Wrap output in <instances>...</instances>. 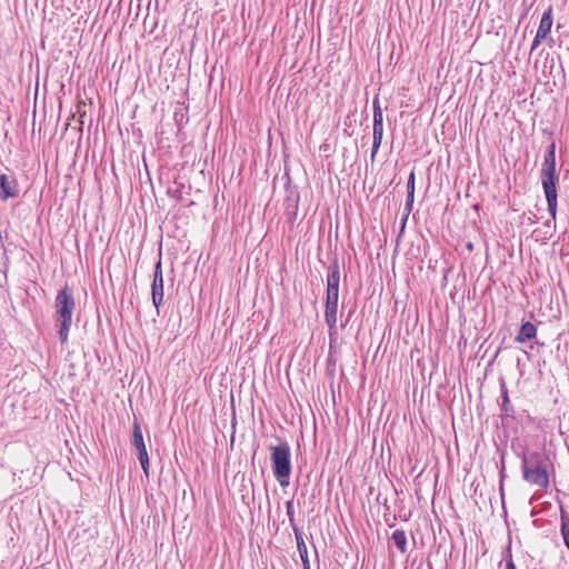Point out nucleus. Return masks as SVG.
<instances>
[{
    "label": "nucleus",
    "mask_w": 569,
    "mask_h": 569,
    "mask_svg": "<svg viewBox=\"0 0 569 569\" xmlns=\"http://www.w3.org/2000/svg\"><path fill=\"white\" fill-rule=\"evenodd\" d=\"M541 188L547 202V211L556 221L558 211L559 172L556 160V141L551 140L546 147L540 170Z\"/></svg>",
    "instance_id": "obj_1"
},
{
    "label": "nucleus",
    "mask_w": 569,
    "mask_h": 569,
    "mask_svg": "<svg viewBox=\"0 0 569 569\" xmlns=\"http://www.w3.org/2000/svg\"><path fill=\"white\" fill-rule=\"evenodd\" d=\"M74 308L73 290L66 284L58 291L54 299V325L62 345L68 341Z\"/></svg>",
    "instance_id": "obj_2"
},
{
    "label": "nucleus",
    "mask_w": 569,
    "mask_h": 569,
    "mask_svg": "<svg viewBox=\"0 0 569 569\" xmlns=\"http://www.w3.org/2000/svg\"><path fill=\"white\" fill-rule=\"evenodd\" d=\"M278 445H270V462L273 477L280 485L286 488L290 483L292 472L291 448L287 440L277 438Z\"/></svg>",
    "instance_id": "obj_3"
},
{
    "label": "nucleus",
    "mask_w": 569,
    "mask_h": 569,
    "mask_svg": "<svg viewBox=\"0 0 569 569\" xmlns=\"http://www.w3.org/2000/svg\"><path fill=\"white\" fill-rule=\"evenodd\" d=\"M521 472L522 479L531 485L547 490L549 488V475L547 465L549 458L540 451H531L529 455H522Z\"/></svg>",
    "instance_id": "obj_4"
},
{
    "label": "nucleus",
    "mask_w": 569,
    "mask_h": 569,
    "mask_svg": "<svg viewBox=\"0 0 569 569\" xmlns=\"http://www.w3.org/2000/svg\"><path fill=\"white\" fill-rule=\"evenodd\" d=\"M339 284H340V267L338 258L335 257L330 264L328 266L327 271V288H326V299L339 301Z\"/></svg>",
    "instance_id": "obj_5"
},
{
    "label": "nucleus",
    "mask_w": 569,
    "mask_h": 569,
    "mask_svg": "<svg viewBox=\"0 0 569 569\" xmlns=\"http://www.w3.org/2000/svg\"><path fill=\"white\" fill-rule=\"evenodd\" d=\"M300 201V193L298 188L290 186V181L286 183V198H284V216L290 224L297 220L298 208Z\"/></svg>",
    "instance_id": "obj_6"
},
{
    "label": "nucleus",
    "mask_w": 569,
    "mask_h": 569,
    "mask_svg": "<svg viewBox=\"0 0 569 569\" xmlns=\"http://www.w3.org/2000/svg\"><path fill=\"white\" fill-rule=\"evenodd\" d=\"M163 293L164 292H163L162 262H161V256H159L158 261L154 263L153 279H152V283H151L152 303L156 307L158 312L163 302Z\"/></svg>",
    "instance_id": "obj_7"
},
{
    "label": "nucleus",
    "mask_w": 569,
    "mask_h": 569,
    "mask_svg": "<svg viewBox=\"0 0 569 569\" xmlns=\"http://www.w3.org/2000/svg\"><path fill=\"white\" fill-rule=\"evenodd\" d=\"M19 194L20 189L17 178L13 174L0 173V200L8 201L18 198Z\"/></svg>",
    "instance_id": "obj_8"
},
{
    "label": "nucleus",
    "mask_w": 569,
    "mask_h": 569,
    "mask_svg": "<svg viewBox=\"0 0 569 569\" xmlns=\"http://www.w3.org/2000/svg\"><path fill=\"white\" fill-rule=\"evenodd\" d=\"M499 386H500V409H501V418L503 419H512L517 420L515 407L510 402L508 388L506 380L501 377L499 379Z\"/></svg>",
    "instance_id": "obj_9"
},
{
    "label": "nucleus",
    "mask_w": 569,
    "mask_h": 569,
    "mask_svg": "<svg viewBox=\"0 0 569 569\" xmlns=\"http://www.w3.org/2000/svg\"><path fill=\"white\" fill-rule=\"evenodd\" d=\"M373 132H372V147H371V161L373 162L376 159V156L381 147L382 138H383V117L382 118H373V126H372Z\"/></svg>",
    "instance_id": "obj_10"
},
{
    "label": "nucleus",
    "mask_w": 569,
    "mask_h": 569,
    "mask_svg": "<svg viewBox=\"0 0 569 569\" xmlns=\"http://www.w3.org/2000/svg\"><path fill=\"white\" fill-rule=\"evenodd\" d=\"M537 337V327L531 321H522L515 340L525 343Z\"/></svg>",
    "instance_id": "obj_11"
},
{
    "label": "nucleus",
    "mask_w": 569,
    "mask_h": 569,
    "mask_svg": "<svg viewBox=\"0 0 569 569\" xmlns=\"http://www.w3.org/2000/svg\"><path fill=\"white\" fill-rule=\"evenodd\" d=\"M130 445L133 449L146 446L141 425L136 417L132 423Z\"/></svg>",
    "instance_id": "obj_12"
},
{
    "label": "nucleus",
    "mask_w": 569,
    "mask_h": 569,
    "mask_svg": "<svg viewBox=\"0 0 569 569\" xmlns=\"http://www.w3.org/2000/svg\"><path fill=\"white\" fill-rule=\"evenodd\" d=\"M293 533H295V538H296V542H297V549H298V552H299L302 563L310 562L309 556H308V549H307V545L303 539L302 531L299 529V527H295Z\"/></svg>",
    "instance_id": "obj_13"
},
{
    "label": "nucleus",
    "mask_w": 569,
    "mask_h": 569,
    "mask_svg": "<svg viewBox=\"0 0 569 569\" xmlns=\"http://www.w3.org/2000/svg\"><path fill=\"white\" fill-rule=\"evenodd\" d=\"M553 19H552V7L549 6L547 10L542 13L538 30L541 34L549 36L552 28Z\"/></svg>",
    "instance_id": "obj_14"
},
{
    "label": "nucleus",
    "mask_w": 569,
    "mask_h": 569,
    "mask_svg": "<svg viewBox=\"0 0 569 569\" xmlns=\"http://www.w3.org/2000/svg\"><path fill=\"white\" fill-rule=\"evenodd\" d=\"M391 540L396 548L401 552L405 553L407 551V536L406 532L401 529H397L391 535Z\"/></svg>",
    "instance_id": "obj_15"
},
{
    "label": "nucleus",
    "mask_w": 569,
    "mask_h": 569,
    "mask_svg": "<svg viewBox=\"0 0 569 569\" xmlns=\"http://www.w3.org/2000/svg\"><path fill=\"white\" fill-rule=\"evenodd\" d=\"M510 448L521 461L523 457L522 455L527 456L531 452L525 445L521 443L519 438H513L511 440Z\"/></svg>",
    "instance_id": "obj_16"
},
{
    "label": "nucleus",
    "mask_w": 569,
    "mask_h": 569,
    "mask_svg": "<svg viewBox=\"0 0 569 569\" xmlns=\"http://www.w3.org/2000/svg\"><path fill=\"white\" fill-rule=\"evenodd\" d=\"M506 451H501L500 467H499V490L503 498V481L506 478V465H505Z\"/></svg>",
    "instance_id": "obj_17"
},
{
    "label": "nucleus",
    "mask_w": 569,
    "mask_h": 569,
    "mask_svg": "<svg viewBox=\"0 0 569 569\" xmlns=\"http://www.w3.org/2000/svg\"><path fill=\"white\" fill-rule=\"evenodd\" d=\"M413 202H415V194H412L411 191H410L409 193H407V198H406V203H405L406 214H405V217L401 220L402 228H405V224H406V221L408 219V216L412 211Z\"/></svg>",
    "instance_id": "obj_18"
},
{
    "label": "nucleus",
    "mask_w": 569,
    "mask_h": 569,
    "mask_svg": "<svg viewBox=\"0 0 569 569\" xmlns=\"http://www.w3.org/2000/svg\"><path fill=\"white\" fill-rule=\"evenodd\" d=\"M356 113H357V108H353L352 110L349 111V113L347 114V117L343 120V124H345L343 132L348 137H351L353 134V131H350L349 129L352 127V121H353V117L356 116Z\"/></svg>",
    "instance_id": "obj_19"
},
{
    "label": "nucleus",
    "mask_w": 569,
    "mask_h": 569,
    "mask_svg": "<svg viewBox=\"0 0 569 569\" xmlns=\"http://www.w3.org/2000/svg\"><path fill=\"white\" fill-rule=\"evenodd\" d=\"M338 312V301L325 300V316H337Z\"/></svg>",
    "instance_id": "obj_20"
},
{
    "label": "nucleus",
    "mask_w": 569,
    "mask_h": 569,
    "mask_svg": "<svg viewBox=\"0 0 569 569\" xmlns=\"http://www.w3.org/2000/svg\"><path fill=\"white\" fill-rule=\"evenodd\" d=\"M286 512L289 518L290 526L292 530L295 531V527H298L295 521V510H293V500L290 499L286 501Z\"/></svg>",
    "instance_id": "obj_21"
},
{
    "label": "nucleus",
    "mask_w": 569,
    "mask_h": 569,
    "mask_svg": "<svg viewBox=\"0 0 569 569\" xmlns=\"http://www.w3.org/2000/svg\"><path fill=\"white\" fill-rule=\"evenodd\" d=\"M416 190V174L415 170H411L409 173L408 180H407V193L411 191L412 194H415Z\"/></svg>",
    "instance_id": "obj_22"
},
{
    "label": "nucleus",
    "mask_w": 569,
    "mask_h": 569,
    "mask_svg": "<svg viewBox=\"0 0 569 569\" xmlns=\"http://www.w3.org/2000/svg\"><path fill=\"white\" fill-rule=\"evenodd\" d=\"M372 108H373V118H379V117L382 118L383 117L378 96H376L372 100Z\"/></svg>",
    "instance_id": "obj_23"
},
{
    "label": "nucleus",
    "mask_w": 569,
    "mask_h": 569,
    "mask_svg": "<svg viewBox=\"0 0 569 569\" xmlns=\"http://www.w3.org/2000/svg\"><path fill=\"white\" fill-rule=\"evenodd\" d=\"M183 188H184V184H183V183H181V184L179 186V188H177V189H174V190H173V189H171V188H169V189H168V191H167V193H168L170 197L176 198L177 200H179V201H180V200H182V189H183Z\"/></svg>",
    "instance_id": "obj_24"
},
{
    "label": "nucleus",
    "mask_w": 569,
    "mask_h": 569,
    "mask_svg": "<svg viewBox=\"0 0 569 569\" xmlns=\"http://www.w3.org/2000/svg\"><path fill=\"white\" fill-rule=\"evenodd\" d=\"M547 37L548 36L541 34V32L537 31V33L532 40V43H531V51L537 49Z\"/></svg>",
    "instance_id": "obj_25"
},
{
    "label": "nucleus",
    "mask_w": 569,
    "mask_h": 569,
    "mask_svg": "<svg viewBox=\"0 0 569 569\" xmlns=\"http://www.w3.org/2000/svg\"><path fill=\"white\" fill-rule=\"evenodd\" d=\"M325 322L328 326L329 331L335 332V329H337V316H325Z\"/></svg>",
    "instance_id": "obj_26"
},
{
    "label": "nucleus",
    "mask_w": 569,
    "mask_h": 569,
    "mask_svg": "<svg viewBox=\"0 0 569 569\" xmlns=\"http://www.w3.org/2000/svg\"><path fill=\"white\" fill-rule=\"evenodd\" d=\"M134 450H136L137 459H138V460H144V459H148V458H149V455H148V451H147V447H146V446H142V447L136 448Z\"/></svg>",
    "instance_id": "obj_27"
},
{
    "label": "nucleus",
    "mask_w": 569,
    "mask_h": 569,
    "mask_svg": "<svg viewBox=\"0 0 569 569\" xmlns=\"http://www.w3.org/2000/svg\"><path fill=\"white\" fill-rule=\"evenodd\" d=\"M140 462V466L143 470V473L147 478H149V475H150V459H144V460H139Z\"/></svg>",
    "instance_id": "obj_28"
},
{
    "label": "nucleus",
    "mask_w": 569,
    "mask_h": 569,
    "mask_svg": "<svg viewBox=\"0 0 569 569\" xmlns=\"http://www.w3.org/2000/svg\"><path fill=\"white\" fill-rule=\"evenodd\" d=\"M503 559H505L506 562L508 560L512 559L511 545L510 543L507 546V548L503 551Z\"/></svg>",
    "instance_id": "obj_29"
},
{
    "label": "nucleus",
    "mask_w": 569,
    "mask_h": 569,
    "mask_svg": "<svg viewBox=\"0 0 569 569\" xmlns=\"http://www.w3.org/2000/svg\"><path fill=\"white\" fill-rule=\"evenodd\" d=\"M337 336H338L337 329H335V332H332V335H331V331H329L330 347L332 346L333 342L337 341Z\"/></svg>",
    "instance_id": "obj_30"
},
{
    "label": "nucleus",
    "mask_w": 569,
    "mask_h": 569,
    "mask_svg": "<svg viewBox=\"0 0 569 569\" xmlns=\"http://www.w3.org/2000/svg\"><path fill=\"white\" fill-rule=\"evenodd\" d=\"M505 569H517V567H516V565L513 562V559H510V560L507 561Z\"/></svg>",
    "instance_id": "obj_31"
},
{
    "label": "nucleus",
    "mask_w": 569,
    "mask_h": 569,
    "mask_svg": "<svg viewBox=\"0 0 569 569\" xmlns=\"http://www.w3.org/2000/svg\"><path fill=\"white\" fill-rule=\"evenodd\" d=\"M537 221H538V217H537V214L532 213V218H531V217H528V222H529L530 224H533V223H536Z\"/></svg>",
    "instance_id": "obj_32"
},
{
    "label": "nucleus",
    "mask_w": 569,
    "mask_h": 569,
    "mask_svg": "<svg viewBox=\"0 0 569 569\" xmlns=\"http://www.w3.org/2000/svg\"><path fill=\"white\" fill-rule=\"evenodd\" d=\"M350 318H351V311L349 312V315H348V317L346 319V322L341 325L342 328H345L347 326V323L350 320Z\"/></svg>",
    "instance_id": "obj_33"
},
{
    "label": "nucleus",
    "mask_w": 569,
    "mask_h": 569,
    "mask_svg": "<svg viewBox=\"0 0 569 569\" xmlns=\"http://www.w3.org/2000/svg\"><path fill=\"white\" fill-rule=\"evenodd\" d=\"M303 569H311L310 562L302 563Z\"/></svg>",
    "instance_id": "obj_34"
},
{
    "label": "nucleus",
    "mask_w": 569,
    "mask_h": 569,
    "mask_svg": "<svg viewBox=\"0 0 569 569\" xmlns=\"http://www.w3.org/2000/svg\"><path fill=\"white\" fill-rule=\"evenodd\" d=\"M467 249H468V250H472V249H473V244H472L471 242H468V243H467Z\"/></svg>",
    "instance_id": "obj_35"
},
{
    "label": "nucleus",
    "mask_w": 569,
    "mask_h": 569,
    "mask_svg": "<svg viewBox=\"0 0 569 569\" xmlns=\"http://www.w3.org/2000/svg\"><path fill=\"white\" fill-rule=\"evenodd\" d=\"M545 224H546L547 227H550V221H549V220H548V221H546V223H545Z\"/></svg>",
    "instance_id": "obj_36"
}]
</instances>
